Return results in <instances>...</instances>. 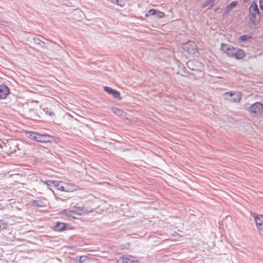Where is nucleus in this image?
Returning <instances> with one entry per match:
<instances>
[{
    "label": "nucleus",
    "mask_w": 263,
    "mask_h": 263,
    "mask_svg": "<svg viewBox=\"0 0 263 263\" xmlns=\"http://www.w3.org/2000/svg\"><path fill=\"white\" fill-rule=\"evenodd\" d=\"M27 144L16 140H11L5 145V150L9 154H16L17 155L22 156L26 154Z\"/></svg>",
    "instance_id": "nucleus-1"
},
{
    "label": "nucleus",
    "mask_w": 263,
    "mask_h": 263,
    "mask_svg": "<svg viewBox=\"0 0 263 263\" xmlns=\"http://www.w3.org/2000/svg\"><path fill=\"white\" fill-rule=\"evenodd\" d=\"M221 50L230 57H235L237 59H241L245 56L243 50L236 48L231 45L222 43Z\"/></svg>",
    "instance_id": "nucleus-2"
},
{
    "label": "nucleus",
    "mask_w": 263,
    "mask_h": 263,
    "mask_svg": "<svg viewBox=\"0 0 263 263\" xmlns=\"http://www.w3.org/2000/svg\"><path fill=\"white\" fill-rule=\"evenodd\" d=\"M250 20L254 24H257L260 21V11L257 4L253 2L249 8Z\"/></svg>",
    "instance_id": "nucleus-3"
},
{
    "label": "nucleus",
    "mask_w": 263,
    "mask_h": 263,
    "mask_svg": "<svg viewBox=\"0 0 263 263\" xmlns=\"http://www.w3.org/2000/svg\"><path fill=\"white\" fill-rule=\"evenodd\" d=\"M248 111L251 114L260 115L263 112V105L260 102H255L248 108Z\"/></svg>",
    "instance_id": "nucleus-4"
},
{
    "label": "nucleus",
    "mask_w": 263,
    "mask_h": 263,
    "mask_svg": "<svg viewBox=\"0 0 263 263\" xmlns=\"http://www.w3.org/2000/svg\"><path fill=\"white\" fill-rule=\"evenodd\" d=\"M226 98L231 102L238 103L240 101L242 97V94L239 91L237 92H227L224 94Z\"/></svg>",
    "instance_id": "nucleus-5"
},
{
    "label": "nucleus",
    "mask_w": 263,
    "mask_h": 263,
    "mask_svg": "<svg viewBox=\"0 0 263 263\" xmlns=\"http://www.w3.org/2000/svg\"><path fill=\"white\" fill-rule=\"evenodd\" d=\"M197 45L194 42L189 41L183 44L182 48L190 54H194L197 50Z\"/></svg>",
    "instance_id": "nucleus-6"
},
{
    "label": "nucleus",
    "mask_w": 263,
    "mask_h": 263,
    "mask_svg": "<svg viewBox=\"0 0 263 263\" xmlns=\"http://www.w3.org/2000/svg\"><path fill=\"white\" fill-rule=\"evenodd\" d=\"M256 227L259 233L263 235V215H257L254 217Z\"/></svg>",
    "instance_id": "nucleus-7"
},
{
    "label": "nucleus",
    "mask_w": 263,
    "mask_h": 263,
    "mask_svg": "<svg viewBox=\"0 0 263 263\" xmlns=\"http://www.w3.org/2000/svg\"><path fill=\"white\" fill-rule=\"evenodd\" d=\"M72 210L75 215H79L87 214L93 211V209L87 210L84 206H77L76 205L73 207Z\"/></svg>",
    "instance_id": "nucleus-8"
},
{
    "label": "nucleus",
    "mask_w": 263,
    "mask_h": 263,
    "mask_svg": "<svg viewBox=\"0 0 263 263\" xmlns=\"http://www.w3.org/2000/svg\"><path fill=\"white\" fill-rule=\"evenodd\" d=\"M104 90L108 94L111 95L115 99L118 100H120L121 99L120 93L119 91H117L108 86H104Z\"/></svg>",
    "instance_id": "nucleus-9"
},
{
    "label": "nucleus",
    "mask_w": 263,
    "mask_h": 263,
    "mask_svg": "<svg viewBox=\"0 0 263 263\" xmlns=\"http://www.w3.org/2000/svg\"><path fill=\"white\" fill-rule=\"evenodd\" d=\"M62 215L63 218H67L68 220H71L73 219H78V217L75 216V214L74 213L72 210H64L62 212Z\"/></svg>",
    "instance_id": "nucleus-10"
},
{
    "label": "nucleus",
    "mask_w": 263,
    "mask_h": 263,
    "mask_svg": "<svg viewBox=\"0 0 263 263\" xmlns=\"http://www.w3.org/2000/svg\"><path fill=\"white\" fill-rule=\"evenodd\" d=\"M10 93V90L8 86L5 85H0V99H5Z\"/></svg>",
    "instance_id": "nucleus-11"
},
{
    "label": "nucleus",
    "mask_w": 263,
    "mask_h": 263,
    "mask_svg": "<svg viewBox=\"0 0 263 263\" xmlns=\"http://www.w3.org/2000/svg\"><path fill=\"white\" fill-rule=\"evenodd\" d=\"M37 142L41 143H48L51 142V137L48 135H41L39 134Z\"/></svg>",
    "instance_id": "nucleus-12"
},
{
    "label": "nucleus",
    "mask_w": 263,
    "mask_h": 263,
    "mask_svg": "<svg viewBox=\"0 0 263 263\" xmlns=\"http://www.w3.org/2000/svg\"><path fill=\"white\" fill-rule=\"evenodd\" d=\"M237 4V1H232L229 4H228L226 7L225 10L223 12V15L229 13L230 11H231L232 9L236 6Z\"/></svg>",
    "instance_id": "nucleus-13"
},
{
    "label": "nucleus",
    "mask_w": 263,
    "mask_h": 263,
    "mask_svg": "<svg viewBox=\"0 0 263 263\" xmlns=\"http://www.w3.org/2000/svg\"><path fill=\"white\" fill-rule=\"evenodd\" d=\"M39 134L34 132H27L26 136L31 140L37 141Z\"/></svg>",
    "instance_id": "nucleus-14"
},
{
    "label": "nucleus",
    "mask_w": 263,
    "mask_h": 263,
    "mask_svg": "<svg viewBox=\"0 0 263 263\" xmlns=\"http://www.w3.org/2000/svg\"><path fill=\"white\" fill-rule=\"evenodd\" d=\"M65 184L66 182H60L58 181H55L54 187H57L58 190L61 191L65 192Z\"/></svg>",
    "instance_id": "nucleus-15"
},
{
    "label": "nucleus",
    "mask_w": 263,
    "mask_h": 263,
    "mask_svg": "<svg viewBox=\"0 0 263 263\" xmlns=\"http://www.w3.org/2000/svg\"><path fill=\"white\" fill-rule=\"evenodd\" d=\"M31 204L32 206L36 207V208L45 207L46 206L45 203L41 200H32L31 202Z\"/></svg>",
    "instance_id": "nucleus-16"
},
{
    "label": "nucleus",
    "mask_w": 263,
    "mask_h": 263,
    "mask_svg": "<svg viewBox=\"0 0 263 263\" xmlns=\"http://www.w3.org/2000/svg\"><path fill=\"white\" fill-rule=\"evenodd\" d=\"M66 228V225L64 223L58 222L55 226L54 230L56 231H62Z\"/></svg>",
    "instance_id": "nucleus-17"
},
{
    "label": "nucleus",
    "mask_w": 263,
    "mask_h": 263,
    "mask_svg": "<svg viewBox=\"0 0 263 263\" xmlns=\"http://www.w3.org/2000/svg\"><path fill=\"white\" fill-rule=\"evenodd\" d=\"M65 187L66 189H65L66 192H72L76 190L77 186L74 185V184H72L71 183H66L65 184Z\"/></svg>",
    "instance_id": "nucleus-18"
},
{
    "label": "nucleus",
    "mask_w": 263,
    "mask_h": 263,
    "mask_svg": "<svg viewBox=\"0 0 263 263\" xmlns=\"http://www.w3.org/2000/svg\"><path fill=\"white\" fill-rule=\"evenodd\" d=\"M215 0H206L202 5V8L209 7L208 9H210L213 6V2Z\"/></svg>",
    "instance_id": "nucleus-19"
},
{
    "label": "nucleus",
    "mask_w": 263,
    "mask_h": 263,
    "mask_svg": "<svg viewBox=\"0 0 263 263\" xmlns=\"http://www.w3.org/2000/svg\"><path fill=\"white\" fill-rule=\"evenodd\" d=\"M122 263H139L138 260H133L132 257H123L122 258Z\"/></svg>",
    "instance_id": "nucleus-20"
},
{
    "label": "nucleus",
    "mask_w": 263,
    "mask_h": 263,
    "mask_svg": "<svg viewBox=\"0 0 263 263\" xmlns=\"http://www.w3.org/2000/svg\"><path fill=\"white\" fill-rule=\"evenodd\" d=\"M42 181L45 184H46L48 186V187L51 190V189L49 188L50 186H54L55 185V180H46L45 181L42 180Z\"/></svg>",
    "instance_id": "nucleus-21"
},
{
    "label": "nucleus",
    "mask_w": 263,
    "mask_h": 263,
    "mask_svg": "<svg viewBox=\"0 0 263 263\" xmlns=\"http://www.w3.org/2000/svg\"><path fill=\"white\" fill-rule=\"evenodd\" d=\"M34 41L36 44L40 45L41 47L46 48V47L44 46L45 43L42 41L41 39L39 38H34Z\"/></svg>",
    "instance_id": "nucleus-22"
},
{
    "label": "nucleus",
    "mask_w": 263,
    "mask_h": 263,
    "mask_svg": "<svg viewBox=\"0 0 263 263\" xmlns=\"http://www.w3.org/2000/svg\"><path fill=\"white\" fill-rule=\"evenodd\" d=\"M109 2L121 7H123L124 6V3L122 1H120L119 0H110Z\"/></svg>",
    "instance_id": "nucleus-23"
},
{
    "label": "nucleus",
    "mask_w": 263,
    "mask_h": 263,
    "mask_svg": "<svg viewBox=\"0 0 263 263\" xmlns=\"http://www.w3.org/2000/svg\"><path fill=\"white\" fill-rule=\"evenodd\" d=\"M44 111L45 112L46 115H48L50 117H54V112L51 111V110H49L48 108H44Z\"/></svg>",
    "instance_id": "nucleus-24"
},
{
    "label": "nucleus",
    "mask_w": 263,
    "mask_h": 263,
    "mask_svg": "<svg viewBox=\"0 0 263 263\" xmlns=\"http://www.w3.org/2000/svg\"><path fill=\"white\" fill-rule=\"evenodd\" d=\"M251 38V36L247 35H242L239 37V40L241 42H245L247 40H248L249 39Z\"/></svg>",
    "instance_id": "nucleus-25"
},
{
    "label": "nucleus",
    "mask_w": 263,
    "mask_h": 263,
    "mask_svg": "<svg viewBox=\"0 0 263 263\" xmlns=\"http://www.w3.org/2000/svg\"><path fill=\"white\" fill-rule=\"evenodd\" d=\"M156 11H157V10L155 9H150L148 12V14H145V16H148V15H155L156 13Z\"/></svg>",
    "instance_id": "nucleus-26"
},
{
    "label": "nucleus",
    "mask_w": 263,
    "mask_h": 263,
    "mask_svg": "<svg viewBox=\"0 0 263 263\" xmlns=\"http://www.w3.org/2000/svg\"><path fill=\"white\" fill-rule=\"evenodd\" d=\"M155 15H156L157 17H158L159 18H161L164 16V13L162 12L157 10L156 13Z\"/></svg>",
    "instance_id": "nucleus-27"
},
{
    "label": "nucleus",
    "mask_w": 263,
    "mask_h": 263,
    "mask_svg": "<svg viewBox=\"0 0 263 263\" xmlns=\"http://www.w3.org/2000/svg\"><path fill=\"white\" fill-rule=\"evenodd\" d=\"M0 25H3L4 26H7L9 25V23L7 21L3 20L0 18Z\"/></svg>",
    "instance_id": "nucleus-28"
},
{
    "label": "nucleus",
    "mask_w": 263,
    "mask_h": 263,
    "mask_svg": "<svg viewBox=\"0 0 263 263\" xmlns=\"http://www.w3.org/2000/svg\"><path fill=\"white\" fill-rule=\"evenodd\" d=\"M6 228L5 224L4 221H0V230Z\"/></svg>",
    "instance_id": "nucleus-29"
},
{
    "label": "nucleus",
    "mask_w": 263,
    "mask_h": 263,
    "mask_svg": "<svg viewBox=\"0 0 263 263\" xmlns=\"http://www.w3.org/2000/svg\"><path fill=\"white\" fill-rule=\"evenodd\" d=\"M114 111L115 113L120 115H121V113L123 112L122 110L118 108H115Z\"/></svg>",
    "instance_id": "nucleus-30"
},
{
    "label": "nucleus",
    "mask_w": 263,
    "mask_h": 263,
    "mask_svg": "<svg viewBox=\"0 0 263 263\" xmlns=\"http://www.w3.org/2000/svg\"><path fill=\"white\" fill-rule=\"evenodd\" d=\"M260 9L263 11V0H259Z\"/></svg>",
    "instance_id": "nucleus-31"
},
{
    "label": "nucleus",
    "mask_w": 263,
    "mask_h": 263,
    "mask_svg": "<svg viewBox=\"0 0 263 263\" xmlns=\"http://www.w3.org/2000/svg\"><path fill=\"white\" fill-rule=\"evenodd\" d=\"M55 198L57 200H61V201H64L66 200V199H63L60 197H56Z\"/></svg>",
    "instance_id": "nucleus-32"
},
{
    "label": "nucleus",
    "mask_w": 263,
    "mask_h": 263,
    "mask_svg": "<svg viewBox=\"0 0 263 263\" xmlns=\"http://www.w3.org/2000/svg\"><path fill=\"white\" fill-rule=\"evenodd\" d=\"M82 258H83L82 257H81L80 258V260H79L80 262L82 263V262H84V260H83V259H82Z\"/></svg>",
    "instance_id": "nucleus-33"
},
{
    "label": "nucleus",
    "mask_w": 263,
    "mask_h": 263,
    "mask_svg": "<svg viewBox=\"0 0 263 263\" xmlns=\"http://www.w3.org/2000/svg\"><path fill=\"white\" fill-rule=\"evenodd\" d=\"M191 64V62H189L187 63V66L190 68V64ZM191 69H193V68H191Z\"/></svg>",
    "instance_id": "nucleus-34"
},
{
    "label": "nucleus",
    "mask_w": 263,
    "mask_h": 263,
    "mask_svg": "<svg viewBox=\"0 0 263 263\" xmlns=\"http://www.w3.org/2000/svg\"><path fill=\"white\" fill-rule=\"evenodd\" d=\"M78 216H80L79 215H75V216L78 217Z\"/></svg>",
    "instance_id": "nucleus-35"
}]
</instances>
